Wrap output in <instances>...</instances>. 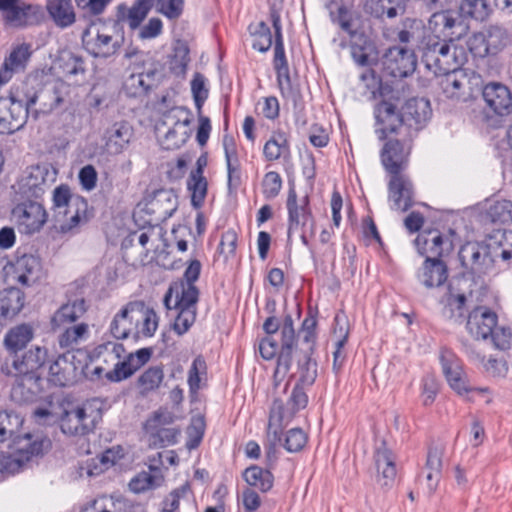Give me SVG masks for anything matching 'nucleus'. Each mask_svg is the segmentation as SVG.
I'll return each mask as SVG.
<instances>
[{"label":"nucleus","instance_id":"26","mask_svg":"<svg viewBox=\"0 0 512 512\" xmlns=\"http://www.w3.org/2000/svg\"><path fill=\"white\" fill-rule=\"evenodd\" d=\"M11 265L14 279L24 286L35 284L43 276L41 259L33 254L17 256L15 262Z\"/></svg>","mask_w":512,"mask_h":512},{"label":"nucleus","instance_id":"30","mask_svg":"<svg viewBox=\"0 0 512 512\" xmlns=\"http://www.w3.org/2000/svg\"><path fill=\"white\" fill-rule=\"evenodd\" d=\"M416 277L425 288H438L444 285L448 279V267L442 259L425 258Z\"/></svg>","mask_w":512,"mask_h":512},{"label":"nucleus","instance_id":"34","mask_svg":"<svg viewBox=\"0 0 512 512\" xmlns=\"http://www.w3.org/2000/svg\"><path fill=\"white\" fill-rule=\"evenodd\" d=\"M43 17L40 6L27 3H17L12 9L3 14L5 23L14 28H23L38 24Z\"/></svg>","mask_w":512,"mask_h":512},{"label":"nucleus","instance_id":"8","mask_svg":"<svg viewBox=\"0 0 512 512\" xmlns=\"http://www.w3.org/2000/svg\"><path fill=\"white\" fill-rule=\"evenodd\" d=\"M509 43V32L500 24L484 26L467 40V47L475 58L495 56Z\"/></svg>","mask_w":512,"mask_h":512},{"label":"nucleus","instance_id":"11","mask_svg":"<svg viewBox=\"0 0 512 512\" xmlns=\"http://www.w3.org/2000/svg\"><path fill=\"white\" fill-rule=\"evenodd\" d=\"M412 137H388L380 151L381 163L389 174H398L406 168L411 152Z\"/></svg>","mask_w":512,"mask_h":512},{"label":"nucleus","instance_id":"38","mask_svg":"<svg viewBox=\"0 0 512 512\" xmlns=\"http://www.w3.org/2000/svg\"><path fill=\"white\" fill-rule=\"evenodd\" d=\"M394 40L400 44H417L425 37L426 28L421 19L405 17L394 29Z\"/></svg>","mask_w":512,"mask_h":512},{"label":"nucleus","instance_id":"37","mask_svg":"<svg viewBox=\"0 0 512 512\" xmlns=\"http://www.w3.org/2000/svg\"><path fill=\"white\" fill-rule=\"evenodd\" d=\"M131 318L135 321L138 332L145 337L154 335L158 328L159 318L153 308L148 307L143 301H131Z\"/></svg>","mask_w":512,"mask_h":512},{"label":"nucleus","instance_id":"48","mask_svg":"<svg viewBox=\"0 0 512 512\" xmlns=\"http://www.w3.org/2000/svg\"><path fill=\"white\" fill-rule=\"evenodd\" d=\"M270 20L274 29V56L273 67L274 70L288 68V60L285 54L284 39L282 34L281 16L277 9L274 7L270 9Z\"/></svg>","mask_w":512,"mask_h":512},{"label":"nucleus","instance_id":"10","mask_svg":"<svg viewBox=\"0 0 512 512\" xmlns=\"http://www.w3.org/2000/svg\"><path fill=\"white\" fill-rule=\"evenodd\" d=\"M375 118V134L380 141L389 136H409L404 124L402 110L391 100H381L373 109Z\"/></svg>","mask_w":512,"mask_h":512},{"label":"nucleus","instance_id":"44","mask_svg":"<svg viewBox=\"0 0 512 512\" xmlns=\"http://www.w3.org/2000/svg\"><path fill=\"white\" fill-rule=\"evenodd\" d=\"M296 383L311 387L318 376V363L315 354L295 353Z\"/></svg>","mask_w":512,"mask_h":512},{"label":"nucleus","instance_id":"52","mask_svg":"<svg viewBox=\"0 0 512 512\" xmlns=\"http://www.w3.org/2000/svg\"><path fill=\"white\" fill-rule=\"evenodd\" d=\"M190 49L186 42L177 41L173 47V53L169 58L170 72L176 77H184L190 62Z\"/></svg>","mask_w":512,"mask_h":512},{"label":"nucleus","instance_id":"4","mask_svg":"<svg viewBox=\"0 0 512 512\" xmlns=\"http://www.w3.org/2000/svg\"><path fill=\"white\" fill-rule=\"evenodd\" d=\"M309 386L295 383L291 394L284 404L280 398L273 400L269 413L268 432L274 434L275 440H279V430L288 424L292 418L308 404V395L305 391Z\"/></svg>","mask_w":512,"mask_h":512},{"label":"nucleus","instance_id":"33","mask_svg":"<svg viewBox=\"0 0 512 512\" xmlns=\"http://www.w3.org/2000/svg\"><path fill=\"white\" fill-rule=\"evenodd\" d=\"M222 144L227 167V188L228 192L232 194L235 193L241 185L240 161L233 136L225 134Z\"/></svg>","mask_w":512,"mask_h":512},{"label":"nucleus","instance_id":"51","mask_svg":"<svg viewBox=\"0 0 512 512\" xmlns=\"http://www.w3.org/2000/svg\"><path fill=\"white\" fill-rule=\"evenodd\" d=\"M458 11L462 20L471 19L477 22L486 21L493 12L486 0H461Z\"/></svg>","mask_w":512,"mask_h":512},{"label":"nucleus","instance_id":"23","mask_svg":"<svg viewBox=\"0 0 512 512\" xmlns=\"http://www.w3.org/2000/svg\"><path fill=\"white\" fill-rule=\"evenodd\" d=\"M498 316L487 307L478 306L468 315L466 328L477 340H488L497 325Z\"/></svg>","mask_w":512,"mask_h":512},{"label":"nucleus","instance_id":"20","mask_svg":"<svg viewBox=\"0 0 512 512\" xmlns=\"http://www.w3.org/2000/svg\"><path fill=\"white\" fill-rule=\"evenodd\" d=\"M31 56V44L21 43L14 45L1 65L0 84H7L15 74L23 73L28 66Z\"/></svg>","mask_w":512,"mask_h":512},{"label":"nucleus","instance_id":"35","mask_svg":"<svg viewBox=\"0 0 512 512\" xmlns=\"http://www.w3.org/2000/svg\"><path fill=\"white\" fill-rule=\"evenodd\" d=\"M317 324V311L309 308L297 333L298 346H296L295 353L315 354Z\"/></svg>","mask_w":512,"mask_h":512},{"label":"nucleus","instance_id":"57","mask_svg":"<svg viewBox=\"0 0 512 512\" xmlns=\"http://www.w3.org/2000/svg\"><path fill=\"white\" fill-rule=\"evenodd\" d=\"M59 69L66 78L84 75L85 61L82 56L77 55L71 51H64L59 56Z\"/></svg>","mask_w":512,"mask_h":512},{"label":"nucleus","instance_id":"55","mask_svg":"<svg viewBox=\"0 0 512 512\" xmlns=\"http://www.w3.org/2000/svg\"><path fill=\"white\" fill-rule=\"evenodd\" d=\"M451 291V285L449 286ZM466 296L464 293L453 295L451 292L447 297V301L441 310V316L444 320L462 323L465 312Z\"/></svg>","mask_w":512,"mask_h":512},{"label":"nucleus","instance_id":"47","mask_svg":"<svg viewBox=\"0 0 512 512\" xmlns=\"http://www.w3.org/2000/svg\"><path fill=\"white\" fill-rule=\"evenodd\" d=\"M148 209L153 213H158L157 220L164 221L170 218L176 211L177 198L171 190H157L148 203Z\"/></svg>","mask_w":512,"mask_h":512},{"label":"nucleus","instance_id":"16","mask_svg":"<svg viewBox=\"0 0 512 512\" xmlns=\"http://www.w3.org/2000/svg\"><path fill=\"white\" fill-rule=\"evenodd\" d=\"M414 186L403 173L390 174L388 200L392 210L406 212L414 205Z\"/></svg>","mask_w":512,"mask_h":512},{"label":"nucleus","instance_id":"45","mask_svg":"<svg viewBox=\"0 0 512 512\" xmlns=\"http://www.w3.org/2000/svg\"><path fill=\"white\" fill-rule=\"evenodd\" d=\"M47 11L59 28L72 26L76 21V13L71 0H47Z\"/></svg>","mask_w":512,"mask_h":512},{"label":"nucleus","instance_id":"21","mask_svg":"<svg viewBox=\"0 0 512 512\" xmlns=\"http://www.w3.org/2000/svg\"><path fill=\"white\" fill-rule=\"evenodd\" d=\"M439 360L450 387L460 395L468 393L470 389L466 385L462 363L457 355L448 348H442Z\"/></svg>","mask_w":512,"mask_h":512},{"label":"nucleus","instance_id":"49","mask_svg":"<svg viewBox=\"0 0 512 512\" xmlns=\"http://www.w3.org/2000/svg\"><path fill=\"white\" fill-rule=\"evenodd\" d=\"M86 312L84 299H76L73 302L63 304L53 315L51 325L53 329L60 328L78 320Z\"/></svg>","mask_w":512,"mask_h":512},{"label":"nucleus","instance_id":"41","mask_svg":"<svg viewBox=\"0 0 512 512\" xmlns=\"http://www.w3.org/2000/svg\"><path fill=\"white\" fill-rule=\"evenodd\" d=\"M47 171L39 165L30 167L28 174L20 181V194L26 198L40 199L44 194Z\"/></svg>","mask_w":512,"mask_h":512},{"label":"nucleus","instance_id":"56","mask_svg":"<svg viewBox=\"0 0 512 512\" xmlns=\"http://www.w3.org/2000/svg\"><path fill=\"white\" fill-rule=\"evenodd\" d=\"M130 302L125 305L112 319L110 332L116 339H125L129 336L135 321L131 318Z\"/></svg>","mask_w":512,"mask_h":512},{"label":"nucleus","instance_id":"12","mask_svg":"<svg viewBox=\"0 0 512 512\" xmlns=\"http://www.w3.org/2000/svg\"><path fill=\"white\" fill-rule=\"evenodd\" d=\"M12 217L21 232L31 235L46 223L47 213L38 199L25 198L14 206Z\"/></svg>","mask_w":512,"mask_h":512},{"label":"nucleus","instance_id":"24","mask_svg":"<svg viewBox=\"0 0 512 512\" xmlns=\"http://www.w3.org/2000/svg\"><path fill=\"white\" fill-rule=\"evenodd\" d=\"M48 350L41 346H32L28 350L12 356L11 367L15 374H40L39 370L46 363Z\"/></svg>","mask_w":512,"mask_h":512},{"label":"nucleus","instance_id":"3","mask_svg":"<svg viewBox=\"0 0 512 512\" xmlns=\"http://www.w3.org/2000/svg\"><path fill=\"white\" fill-rule=\"evenodd\" d=\"M52 446L51 440L42 432L25 433L19 432L12 437L11 453H7L10 467L15 473L33 457L42 456Z\"/></svg>","mask_w":512,"mask_h":512},{"label":"nucleus","instance_id":"62","mask_svg":"<svg viewBox=\"0 0 512 512\" xmlns=\"http://www.w3.org/2000/svg\"><path fill=\"white\" fill-rule=\"evenodd\" d=\"M190 124L189 119H185L184 121L177 120L172 128H169L168 131L164 135L163 143L165 145V149L167 150H175L183 146L187 139L189 138V134L186 130L179 132V129L186 128Z\"/></svg>","mask_w":512,"mask_h":512},{"label":"nucleus","instance_id":"61","mask_svg":"<svg viewBox=\"0 0 512 512\" xmlns=\"http://www.w3.org/2000/svg\"><path fill=\"white\" fill-rule=\"evenodd\" d=\"M155 471L157 474L145 471L138 473L129 483L130 490L134 493H142L159 487L163 482V477L158 469H155Z\"/></svg>","mask_w":512,"mask_h":512},{"label":"nucleus","instance_id":"27","mask_svg":"<svg viewBox=\"0 0 512 512\" xmlns=\"http://www.w3.org/2000/svg\"><path fill=\"white\" fill-rule=\"evenodd\" d=\"M482 96L495 114L504 116L512 112V93L506 85L490 82L483 87Z\"/></svg>","mask_w":512,"mask_h":512},{"label":"nucleus","instance_id":"36","mask_svg":"<svg viewBox=\"0 0 512 512\" xmlns=\"http://www.w3.org/2000/svg\"><path fill=\"white\" fill-rule=\"evenodd\" d=\"M155 0H135L131 7H127L124 3L117 6V23L127 22L131 30L140 27L141 23L147 17Z\"/></svg>","mask_w":512,"mask_h":512},{"label":"nucleus","instance_id":"29","mask_svg":"<svg viewBox=\"0 0 512 512\" xmlns=\"http://www.w3.org/2000/svg\"><path fill=\"white\" fill-rule=\"evenodd\" d=\"M133 129L126 121L114 122L103 133L104 149L108 154L122 153L130 143Z\"/></svg>","mask_w":512,"mask_h":512},{"label":"nucleus","instance_id":"18","mask_svg":"<svg viewBox=\"0 0 512 512\" xmlns=\"http://www.w3.org/2000/svg\"><path fill=\"white\" fill-rule=\"evenodd\" d=\"M167 417L160 412H155L144 424V430L149 434L150 446L155 448H163L177 443L180 431L176 428L163 427L169 423L171 417Z\"/></svg>","mask_w":512,"mask_h":512},{"label":"nucleus","instance_id":"31","mask_svg":"<svg viewBox=\"0 0 512 512\" xmlns=\"http://www.w3.org/2000/svg\"><path fill=\"white\" fill-rule=\"evenodd\" d=\"M27 90L25 85L21 90H17L16 92H10L9 97H5L8 101L7 107L2 108V110H7L10 114L11 124L15 128L22 127L30 114L34 116V108L32 104L28 101Z\"/></svg>","mask_w":512,"mask_h":512},{"label":"nucleus","instance_id":"13","mask_svg":"<svg viewBox=\"0 0 512 512\" xmlns=\"http://www.w3.org/2000/svg\"><path fill=\"white\" fill-rule=\"evenodd\" d=\"M450 234V236L444 235L436 229L420 232L414 240L418 253L426 258L441 259L454 248L451 237L455 232L450 230Z\"/></svg>","mask_w":512,"mask_h":512},{"label":"nucleus","instance_id":"39","mask_svg":"<svg viewBox=\"0 0 512 512\" xmlns=\"http://www.w3.org/2000/svg\"><path fill=\"white\" fill-rule=\"evenodd\" d=\"M34 338V329L28 323L18 324L10 328L3 340L4 347L10 356L24 350Z\"/></svg>","mask_w":512,"mask_h":512},{"label":"nucleus","instance_id":"15","mask_svg":"<svg viewBox=\"0 0 512 512\" xmlns=\"http://www.w3.org/2000/svg\"><path fill=\"white\" fill-rule=\"evenodd\" d=\"M286 207L288 211V240L293 232L297 231L300 227H305L308 223H311L312 232L314 231V218L307 195L298 199L296 190L290 187Z\"/></svg>","mask_w":512,"mask_h":512},{"label":"nucleus","instance_id":"14","mask_svg":"<svg viewBox=\"0 0 512 512\" xmlns=\"http://www.w3.org/2000/svg\"><path fill=\"white\" fill-rule=\"evenodd\" d=\"M458 257L462 267L472 274L486 273L494 263L489 246L479 242H466L461 246Z\"/></svg>","mask_w":512,"mask_h":512},{"label":"nucleus","instance_id":"2","mask_svg":"<svg viewBox=\"0 0 512 512\" xmlns=\"http://www.w3.org/2000/svg\"><path fill=\"white\" fill-rule=\"evenodd\" d=\"M53 210L58 215L65 217V223L61 225L62 231H70L89 219L87 200L78 194L71 192L68 185L62 184L53 190Z\"/></svg>","mask_w":512,"mask_h":512},{"label":"nucleus","instance_id":"50","mask_svg":"<svg viewBox=\"0 0 512 512\" xmlns=\"http://www.w3.org/2000/svg\"><path fill=\"white\" fill-rule=\"evenodd\" d=\"M243 479L250 486L263 493L270 491L274 485V476L269 468L251 465L243 471Z\"/></svg>","mask_w":512,"mask_h":512},{"label":"nucleus","instance_id":"63","mask_svg":"<svg viewBox=\"0 0 512 512\" xmlns=\"http://www.w3.org/2000/svg\"><path fill=\"white\" fill-rule=\"evenodd\" d=\"M276 72V81L283 98L292 100L295 107L298 100L301 98L300 89L298 86L292 84L290 70L288 68L280 69Z\"/></svg>","mask_w":512,"mask_h":512},{"label":"nucleus","instance_id":"5","mask_svg":"<svg viewBox=\"0 0 512 512\" xmlns=\"http://www.w3.org/2000/svg\"><path fill=\"white\" fill-rule=\"evenodd\" d=\"M454 0H431L430 8L434 10L429 18V29L436 35L450 42L460 38L464 31L463 20L458 10L450 8Z\"/></svg>","mask_w":512,"mask_h":512},{"label":"nucleus","instance_id":"43","mask_svg":"<svg viewBox=\"0 0 512 512\" xmlns=\"http://www.w3.org/2000/svg\"><path fill=\"white\" fill-rule=\"evenodd\" d=\"M444 448L440 445L430 446L426 460V481L430 494L434 493L442 477Z\"/></svg>","mask_w":512,"mask_h":512},{"label":"nucleus","instance_id":"25","mask_svg":"<svg viewBox=\"0 0 512 512\" xmlns=\"http://www.w3.org/2000/svg\"><path fill=\"white\" fill-rule=\"evenodd\" d=\"M374 463L377 470V482L383 488H391L395 482V455L383 440L374 451Z\"/></svg>","mask_w":512,"mask_h":512},{"label":"nucleus","instance_id":"22","mask_svg":"<svg viewBox=\"0 0 512 512\" xmlns=\"http://www.w3.org/2000/svg\"><path fill=\"white\" fill-rule=\"evenodd\" d=\"M13 375L15 376V382L11 389L12 400L19 404L37 401L43 390L41 374L13 373Z\"/></svg>","mask_w":512,"mask_h":512},{"label":"nucleus","instance_id":"9","mask_svg":"<svg viewBox=\"0 0 512 512\" xmlns=\"http://www.w3.org/2000/svg\"><path fill=\"white\" fill-rule=\"evenodd\" d=\"M380 61L382 76L392 82L413 75L418 63L415 52L400 45L386 49Z\"/></svg>","mask_w":512,"mask_h":512},{"label":"nucleus","instance_id":"17","mask_svg":"<svg viewBox=\"0 0 512 512\" xmlns=\"http://www.w3.org/2000/svg\"><path fill=\"white\" fill-rule=\"evenodd\" d=\"M404 124L410 137H414L430 119L432 109L425 98H410L401 107Z\"/></svg>","mask_w":512,"mask_h":512},{"label":"nucleus","instance_id":"58","mask_svg":"<svg viewBox=\"0 0 512 512\" xmlns=\"http://www.w3.org/2000/svg\"><path fill=\"white\" fill-rule=\"evenodd\" d=\"M290 153L289 143L286 135L278 132L273 135L264 145L263 155L267 161H276L281 156Z\"/></svg>","mask_w":512,"mask_h":512},{"label":"nucleus","instance_id":"46","mask_svg":"<svg viewBox=\"0 0 512 512\" xmlns=\"http://www.w3.org/2000/svg\"><path fill=\"white\" fill-rule=\"evenodd\" d=\"M25 295L15 287L0 291V321L15 317L24 306Z\"/></svg>","mask_w":512,"mask_h":512},{"label":"nucleus","instance_id":"42","mask_svg":"<svg viewBox=\"0 0 512 512\" xmlns=\"http://www.w3.org/2000/svg\"><path fill=\"white\" fill-rule=\"evenodd\" d=\"M350 53L353 61L361 66L368 67L372 64L370 54L374 50V44L369 36L363 31L356 30L349 34Z\"/></svg>","mask_w":512,"mask_h":512},{"label":"nucleus","instance_id":"54","mask_svg":"<svg viewBox=\"0 0 512 512\" xmlns=\"http://www.w3.org/2000/svg\"><path fill=\"white\" fill-rule=\"evenodd\" d=\"M485 218L495 225L512 223V201L506 199L493 201L486 209Z\"/></svg>","mask_w":512,"mask_h":512},{"label":"nucleus","instance_id":"19","mask_svg":"<svg viewBox=\"0 0 512 512\" xmlns=\"http://www.w3.org/2000/svg\"><path fill=\"white\" fill-rule=\"evenodd\" d=\"M61 431L70 436H84L95 428V417L85 407L65 410L60 417Z\"/></svg>","mask_w":512,"mask_h":512},{"label":"nucleus","instance_id":"32","mask_svg":"<svg viewBox=\"0 0 512 512\" xmlns=\"http://www.w3.org/2000/svg\"><path fill=\"white\" fill-rule=\"evenodd\" d=\"M363 10L377 20H393L406 13L407 0H364Z\"/></svg>","mask_w":512,"mask_h":512},{"label":"nucleus","instance_id":"64","mask_svg":"<svg viewBox=\"0 0 512 512\" xmlns=\"http://www.w3.org/2000/svg\"><path fill=\"white\" fill-rule=\"evenodd\" d=\"M208 183L204 176L190 174L187 180V188L191 192V204L194 208L202 207L207 195Z\"/></svg>","mask_w":512,"mask_h":512},{"label":"nucleus","instance_id":"60","mask_svg":"<svg viewBox=\"0 0 512 512\" xmlns=\"http://www.w3.org/2000/svg\"><path fill=\"white\" fill-rule=\"evenodd\" d=\"M23 418L16 412L0 411V442L12 438L23 425Z\"/></svg>","mask_w":512,"mask_h":512},{"label":"nucleus","instance_id":"59","mask_svg":"<svg viewBox=\"0 0 512 512\" xmlns=\"http://www.w3.org/2000/svg\"><path fill=\"white\" fill-rule=\"evenodd\" d=\"M164 371L162 365L147 368L138 378V387L141 394L146 395L158 389L163 382Z\"/></svg>","mask_w":512,"mask_h":512},{"label":"nucleus","instance_id":"6","mask_svg":"<svg viewBox=\"0 0 512 512\" xmlns=\"http://www.w3.org/2000/svg\"><path fill=\"white\" fill-rule=\"evenodd\" d=\"M28 93V101L34 108V118L38 114H49L64 106L69 95V87L62 83H47L37 86L30 85L29 82L24 83Z\"/></svg>","mask_w":512,"mask_h":512},{"label":"nucleus","instance_id":"53","mask_svg":"<svg viewBox=\"0 0 512 512\" xmlns=\"http://www.w3.org/2000/svg\"><path fill=\"white\" fill-rule=\"evenodd\" d=\"M174 308H183L197 312L196 304L199 300V289L195 285H185L183 281L174 283Z\"/></svg>","mask_w":512,"mask_h":512},{"label":"nucleus","instance_id":"40","mask_svg":"<svg viewBox=\"0 0 512 512\" xmlns=\"http://www.w3.org/2000/svg\"><path fill=\"white\" fill-rule=\"evenodd\" d=\"M296 346H298V344L295 330L281 329V344L277 357L275 376H285L290 371Z\"/></svg>","mask_w":512,"mask_h":512},{"label":"nucleus","instance_id":"1","mask_svg":"<svg viewBox=\"0 0 512 512\" xmlns=\"http://www.w3.org/2000/svg\"><path fill=\"white\" fill-rule=\"evenodd\" d=\"M421 52V62L435 76L457 72L466 61L464 48L446 40L429 39Z\"/></svg>","mask_w":512,"mask_h":512},{"label":"nucleus","instance_id":"7","mask_svg":"<svg viewBox=\"0 0 512 512\" xmlns=\"http://www.w3.org/2000/svg\"><path fill=\"white\" fill-rule=\"evenodd\" d=\"M89 27L84 29L81 35L84 49L94 58L107 59L116 55L122 47L124 36H114V32L120 31L117 22L114 23L112 31L106 27L96 29L95 32Z\"/></svg>","mask_w":512,"mask_h":512},{"label":"nucleus","instance_id":"28","mask_svg":"<svg viewBox=\"0 0 512 512\" xmlns=\"http://www.w3.org/2000/svg\"><path fill=\"white\" fill-rule=\"evenodd\" d=\"M74 358L75 356L70 353L58 355L49 365L48 382L56 387L73 384L77 376Z\"/></svg>","mask_w":512,"mask_h":512}]
</instances>
